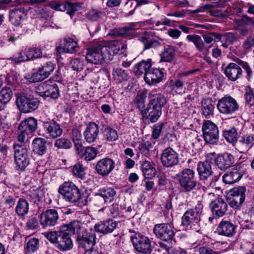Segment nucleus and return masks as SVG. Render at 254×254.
Returning a JSON list of instances; mask_svg holds the SVG:
<instances>
[{"label": "nucleus", "instance_id": "39", "mask_svg": "<svg viewBox=\"0 0 254 254\" xmlns=\"http://www.w3.org/2000/svg\"><path fill=\"white\" fill-rule=\"evenodd\" d=\"M82 152L80 153H77L80 157L86 161H89L93 160L97 154V150L96 148L93 147H86L85 148L82 147Z\"/></svg>", "mask_w": 254, "mask_h": 254}, {"label": "nucleus", "instance_id": "1", "mask_svg": "<svg viewBox=\"0 0 254 254\" xmlns=\"http://www.w3.org/2000/svg\"><path fill=\"white\" fill-rule=\"evenodd\" d=\"M149 103L145 110L142 111V118L148 123H155L162 114V109L167 101L164 95L157 89L151 90L148 94Z\"/></svg>", "mask_w": 254, "mask_h": 254}, {"label": "nucleus", "instance_id": "11", "mask_svg": "<svg viewBox=\"0 0 254 254\" xmlns=\"http://www.w3.org/2000/svg\"><path fill=\"white\" fill-rule=\"evenodd\" d=\"M217 108L221 114L232 115L239 110V105L232 97L224 96L218 100Z\"/></svg>", "mask_w": 254, "mask_h": 254}, {"label": "nucleus", "instance_id": "64", "mask_svg": "<svg viewBox=\"0 0 254 254\" xmlns=\"http://www.w3.org/2000/svg\"><path fill=\"white\" fill-rule=\"evenodd\" d=\"M103 15L102 12L92 9L86 14V17L90 20L96 21Z\"/></svg>", "mask_w": 254, "mask_h": 254}, {"label": "nucleus", "instance_id": "44", "mask_svg": "<svg viewBox=\"0 0 254 254\" xmlns=\"http://www.w3.org/2000/svg\"><path fill=\"white\" fill-rule=\"evenodd\" d=\"M12 96V92L9 87H4L0 91V110L10 100Z\"/></svg>", "mask_w": 254, "mask_h": 254}, {"label": "nucleus", "instance_id": "22", "mask_svg": "<svg viewBox=\"0 0 254 254\" xmlns=\"http://www.w3.org/2000/svg\"><path fill=\"white\" fill-rule=\"evenodd\" d=\"M164 72L162 69L151 68L148 66L144 77L145 82L150 85H154L160 82L163 78Z\"/></svg>", "mask_w": 254, "mask_h": 254}, {"label": "nucleus", "instance_id": "60", "mask_svg": "<svg viewBox=\"0 0 254 254\" xmlns=\"http://www.w3.org/2000/svg\"><path fill=\"white\" fill-rule=\"evenodd\" d=\"M141 170L144 175H149L150 174L152 175V173L154 171V168L152 166L150 162L145 161L141 164Z\"/></svg>", "mask_w": 254, "mask_h": 254}, {"label": "nucleus", "instance_id": "13", "mask_svg": "<svg viewBox=\"0 0 254 254\" xmlns=\"http://www.w3.org/2000/svg\"><path fill=\"white\" fill-rule=\"evenodd\" d=\"M172 225L169 223H160L155 225L153 233L156 237L162 241L170 242L173 240L175 232Z\"/></svg>", "mask_w": 254, "mask_h": 254}, {"label": "nucleus", "instance_id": "6", "mask_svg": "<svg viewBox=\"0 0 254 254\" xmlns=\"http://www.w3.org/2000/svg\"><path fill=\"white\" fill-rule=\"evenodd\" d=\"M203 205L202 202L198 201L195 207L190 208L187 210L182 217V225L188 227L193 225H198L200 220Z\"/></svg>", "mask_w": 254, "mask_h": 254}, {"label": "nucleus", "instance_id": "16", "mask_svg": "<svg viewBox=\"0 0 254 254\" xmlns=\"http://www.w3.org/2000/svg\"><path fill=\"white\" fill-rule=\"evenodd\" d=\"M39 219L42 227L46 228L55 226L58 223L59 216L56 209H50L41 213Z\"/></svg>", "mask_w": 254, "mask_h": 254}, {"label": "nucleus", "instance_id": "21", "mask_svg": "<svg viewBox=\"0 0 254 254\" xmlns=\"http://www.w3.org/2000/svg\"><path fill=\"white\" fill-rule=\"evenodd\" d=\"M115 162L106 157L98 161L95 166L96 172L102 177L107 176L115 168Z\"/></svg>", "mask_w": 254, "mask_h": 254}, {"label": "nucleus", "instance_id": "19", "mask_svg": "<svg viewBox=\"0 0 254 254\" xmlns=\"http://www.w3.org/2000/svg\"><path fill=\"white\" fill-rule=\"evenodd\" d=\"M41 51L38 48H29L26 52H20L17 56L12 58L7 59V61H11L12 62L20 63L25 62L28 60L41 57Z\"/></svg>", "mask_w": 254, "mask_h": 254}, {"label": "nucleus", "instance_id": "55", "mask_svg": "<svg viewBox=\"0 0 254 254\" xmlns=\"http://www.w3.org/2000/svg\"><path fill=\"white\" fill-rule=\"evenodd\" d=\"M38 219L36 215H32L28 217L26 223V228L28 230H34L39 226Z\"/></svg>", "mask_w": 254, "mask_h": 254}, {"label": "nucleus", "instance_id": "42", "mask_svg": "<svg viewBox=\"0 0 254 254\" xmlns=\"http://www.w3.org/2000/svg\"><path fill=\"white\" fill-rule=\"evenodd\" d=\"M223 136L228 142L234 145L238 140L237 130L234 127L224 130L223 131Z\"/></svg>", "mask_w": 254, "mask_h": 254}, {"label": "nucleus", "instance_id": "4", "mask_svg": "<svg viewBox=\"0 0 254 254\" xmlns=\"http://www.w3.org/2000/svg\"><path fill=\"white\" fill-rule=\"evenodd\" d=\"M197 171L200 181L204 183H207L208 187H213L218 180L219 176L214 175L211 163L207 160L200 161L197 165Z\"/></svg>", "mask_w": 254, "mask_h": 254}, {"label": "nucleus", "instance_id": "28", "mask_svg": "<svg viewBox=\"0 0 254 254\" xmlns=\"http://www.w3.org/2000/svg\"><path fill=\"white\" fill-rule=\"evenodd\" d=\"M210 207L213 214L218 217L224 216L228 209L227 203L221 198H217L211 201Z\"/></svg>", "mask_w": 254, "mask_h": 254}, {"label": "nucleus", "instance_id": "17", "mask_svg": "<svg viewBox=\"0 0 254 254\" xmlns=\"http://www.w3.org/2000/svg\"><path fill=\"white\" fill-rule=\"evenodd\" d=\"M160 160L164 167H172L178 164L179 155L173 148L168 147L162 151Z\"/></svg>", "mask_w": 254, "mask_h": 254}, {"label": "nucleus", "instance_id": "23", "mask_svg": "<svg viewBox=\"0 0 254 254\" xmlns=\"http://www.w3.org/2000/svg\"><path fill=\"white\" fill-rule=\"evenodd\" d=\"M38 90H42L39 92L40 96L44 98L51 97L53 99H57L59 96V90L57 84H51L49 81L42 83L37 88Z\"/></svg>", "mask_w": 254, "mask_h": 254}, {"label": "nucleus", "instance_id": "56", "mask_svg": "<svg viewBox=\"0 0 254 254\" xmlns=\"http://www.w3.org/2000/svg\"><path fill=\"white\" fill-rule=\"evenodd\" d=\"M27 78L31 83L39 82L46 79L45 76L43 75L39 69L31 74H28Z\"/></svg>", "mask_w": 254, "mask_h": 254}, {"label": "nucleus", "instance_id": "30", "mask_svg": "<svg viewBox=\"0 0 254 254\" xmlns=\"http://www.w3.org/2000/svg\"><path fill=\"white\" fill-rule=\"evenodd\" d=\"M99 130L98 126L94 122L89 123L83 132L85 140L89 143L96 141L99 135Z\"/></svg>", "mask_w": 254, "mask_h": 254}, {"label": "nucleus", "instance_id": "29", "mask_svg": "<svg viewBox=\"0 0 254 254\" xmlns=\"http://www.w3.org/2000/svg\"><path fill=\"white\" fill-rule=\"evenodd\" d=\"M118 225V223L112 219L101 221L95 224V231L104 235L112 233Z\"/></svg>", "mask_w": 254, "mask_h": 254}, {"label": "nucleus", "instance_id": "12", "mask_svg": "<svg viewBox=\"0 0 254 254\" xmlns=\"http://www.w3.org/2000/svg\"><path fill=\"white\" fill-rule=\"evenodd\" d=\"M96 240L95 231L92 229H85L82 233L78 234L77 238L78 247L85 251L93 250V247L96 244Z\"/></svg>", "mask_w": 254, "mask_h": 254}, {"label": "nucleus", "instance_id": "20", "mask_svg": "<svg viewBox=\"0 0 254 254\" xmlns=\"http://www.w3.org/2000/svg\"><path fill=\"white\" fill-rule=\"evenodd\" d=\"M26 11L22 6L10 9L9 11V20L16 26H21L26 19Z\"/></svg>", "mask_w": 254, "mask_h": 254}, {"label": "nucleus", "instance_id": "9", "mask_svg": "<svg viewBox=\"0 0 254 254\" xmlns=\"http://www.w3.org/2000/svg\"><path fill=\"white\" fill-rule=\"evenodd\" d=\"M16 168L23 171L30 163L29 149L18 144L14 145Z\"/></svg>", "mask_w": 254, "mask_h": 254}, {"label": "nucleus", "instance_id": "58", "mask_svg": "<svg viewBox=\"0 0 254 254\" xmlns=\"http://www.w3.org/2000/svg\"><path fill=\"white\" fill-rule=\"evenodd\" d=\"M81 5L78 2L71 3L67 1L65 3V10L67 11V13L72 16V14L77 11L80 8Z\"/></svg>", "mask_w": 254, "mask_h": 254}, {"label": "nucleus", "instance_id": "52", "mask_svg": "<svg viewBox=\"0 0 254 254\" xmlns=\"http://www.w3.org/2000/svg\"><path fill=\"white\" fill-rule=\"evenodd\" d=\"M245 98L246 104L250 107L254 106V91L250 86L245 88Z\"/></svg>", "mask_w": 254, "mask_h": 254}, {"label": "nucleus", "instance_id": "33", "mask_svg": "<svg viewBox=\"0 0 254 254\" xmlns=\"http://www.w3.org/2000/svg\"><path fill=\"white\" fill-rule=\"evenodd\" d=\"M236 226L229 221L222 220L218 225L217 231L220 235L231 237L235 233Z\"/></svg>", "mask_w": 254, "mask_h": 254}, {"label": "nucleus", "instance_id": "3", "mask_svg": "<svg viewBox=\"0 0 254 254\" xmlns=\"http://www.w3.org/2000/svg\"><path fill=\"white\" fill-rule=\"evenodd\" d=\"M46 237L61 251H67L73 247V243L69 235L62 228L59 231L47 233Z\"/></svg>", "mask_w": 254, "mask_h": 254}, {"label": "nucleus", "instance_id": "15", "mask_svg": "<svg viewBox=\"0 0 254 254\" xmlns=\"http://www.w3.org/2000/svg\"><path fill=\"white\" fill-rule=\"evenodd\" d=\"M16 103L21 112L27 113L37 109L39 101L33 97L21 95L17 98Z\"/></svg>", "mask_w": 254, "mask_h": 254}, {"label": "nucleus", "instance_id": "7", "mask_svg": "<svg viewBox=\"0 0 254 254\" xmlns=\"http://www.w3.org/2000/svg\"><path fill=\"white\" fill-rule=\"evenodd\" d=\"M179 184L185 192H189L193 190L197 184L195 178V172L193 170L186 168L182 170L178 175Z\"/></svg>", "mask_w": 254, "mask_h": 254}, {"label": "nucleus", "instance_id": "2", "mask_svg": "<svg viewBox=\"0 0 254 254\" xmlns=\"http://www.w3.org/2000/svg\"><path fill=\"white\" fill-rule=\"evenodd\" d=\"M120 49V45L118 42H113L108 47H103L101 44L88 49L86 59L91 64H102L107 63L103 52L107 51L109 55H113L117 54Z\"/></svg>", "mask_w": 254, "mask_h": 254}, {"label": "nucleus", "instance_id": "49", "mask_svg": "<svg viewBox=\"0 0 254 254\" xmlns=\"http://www.w3.org/2000/svg\"><path fill=\"white\" fill-rule=\"evenodd\" d=\"M140 41L144 44V50L151 48H157L161 46L160 43L155 39H150L144 36H141Z\"/></svg>", "mask_w": 254, "mask_h": 254}, {"label": "nucleus", "instance_id": "63", "mask_svg": "<svg viewBox=\"0 0 254 254\" xmlns=\"http://www.w3.org/2000/svg\"><path fill=\"white\" fill-rule=\"evenodd\" d=\"M198 250L199 254H220L222 252L226 251H215L207 246L200 247Z\"/></svg>", "mask_w": 254, "mask_h": 254}, {"label": "nucleus", "instance_id": "53", "mask_svg": "<svg viewBox=\"0 0 254 254\" xmlns=\"http://www.w3.org/2000/svg\"><path fill=\"white\" fill-rule=\"evenodd\" d=\"M235 22L238 26H254V18L245 15L240 19H235Z\"/></svg>", "mask_w": 254, "mask_h": 254}, {"label": "nucleus", "instance_id": "25", "mask_svg": "<svg viewBox=\"0 0 254 254\" xmlns=\"http://www.w3.org/2000/svg\"><path fill=\"white\" fill-rule=\"evenodd\" d=\"M254 144V133H247L240 136L236 149L241 153L248 151Z\"/></svg>", "mask_w": 254, "mask_h": 254}, {"label": "nucleus", "instance_id": "62", "mask_svg": "<svg viewBox=\"0 0 254 254\" xmlns=\"http://www.w3.org/2000/svg\"><path fill=\"white\" fill-rule=\"evenodd\" d=\"M49 7L51 8L58 11H65V3L60 2L57 1H53L49 3Z\"/></svg>", "mask_w": 254, "mask_h": 254}, {"label": "nucleus", "instance_id": "36", "mask_svg": "<svg viewBox=\"0 0 254 254\" xmlns=\"http://www.w3.org/2000/svg\"><path fill=\"white\" fill-rule=\"evenodd\" d=\"M242 70L238 64H228L225 69V74L231 80L235 81L242 74Z\"/></svg>", "mask_w": 254, "mask_h": 254}, {"label": "nucleus", "instance_id": "10", "mask_svg": "<svg viewBox=\"0 0 254 254\" xmlns=\"http://www.w3.org/2000/svg\"><path fill=\"white\" fill-rule=\"evenodd\" d=\"M205 142L209 144H217L219 140V130L216 125L210 120L205 121L202 127Z\"/></svg>", "mask_w": 254, "mask_h": 254}, {"label": "nucleus", "instance_id": "41", "mask_svg": "<svg viewBox=\"0 0 254 254\" xmlns=\"http://www.w3.org/2000/svg\"><path fill=\"white\" fill-rule=\"evenodd\" d=\"M28 211L29 203L28 201L25 199L19 198L15 208L16 214L20 217H22L27 214Z\"/></svg>", "mask_w": 254, "mask_h": 254}, {"label": "nucleus", "instance_id": "24", "mask_svg": "<svg viewBox=\"0 0 254 254\" xmlns=\"http://www.w3.org/2000/svg\"><path fill=\"white\" fill-rule=\"evenodd\" d=\"M235 162L233 156L229 153L224 152L219 155L214 159L215 165L220 170L225 171L230 167Z\"/></svg>", "mask_w": 254, "mask_h": 254}, {"label": "nucleus", "instance_id": "27", "mask_svg": "<svg viewBox=\"0 0 254 254\" xmlns=\"http://www.w3.org/2000/svg\"><path fill=\"white\" fill-rule=\"evenodd\" d=\"M141 26L140 23H131L128 26L124 28L118 32V35L121 37H130L131 38L146 35L147 32L142 30L141 31L133 32L138 29Z\"/></svg>", "mask_w": 254, "mask_h": 254}, {"label": "nucleus", "instance_id": "26", "mask_svg": "<svg viewBox=\"0 0 254 254\" xmlns=\"http://www.w3.org/2000/svg\"><path fill=\"white\" fill-rule=\"evenodd\" d=\"M43 127L47 136L57 138L63 133L60 125L54 120L43 121Z\"/></svg>", "mask_w": 254, "mask_h": 254}, {"label": "nucleus", "instance_id": "47", "mask_svg": "<svg viewBox=\"0 0 254 254\" xmlns=\"http://www.w3.org/2000/svg\"><path fill=\"white\" fill-rule=\"evenodd\" d=\"M106 202H111L116 194L114 189L106 187L100 189L98 190Z\"/></svg>", "mask_w": 254, "mask_h": 254}, {"label": "nucleus", "instance_id": "48", "mask_svg": "<svg viewBox=\"0 0 254 254\" xmlns=\"http://www.w3.org/2000/svg\"><path fill=\"white\" fill-rule=\"evenodd\" d=\"M187 39L193 42L199 51L203 52L205 50L204 43L199 35H189L187 36Z\"/></svg>", "mask_w": 254, "mask_h": 254}, {"label": "nucleus", "instance_id": "31", "mask_svg": "<svg viewBox=\"0 0 254 254\" xmlns=\"http://www.w3.org/2000/svg\"><path fill=\"white\" fill-rule=\"evenodd\" d=\"M79 49L77 43L72 38L64 39L60 45L57 48L59 53H74Z\"/></svg>", "mask_w": 254, "mask_h": 254}, {"label": "nucleus", "instance_id": "37", "mask_svg": "<svg viewBox=\"0 0 254 254\" xmlns=\"http://www.w3.org/2000/svg\"><path fill=\"white\" fill-rule=\"evenodd\" d=\"M202 114L208 118L214 114V105L211 98H204L201 102Z\"/></svg>", "mask_w": 254, "mask_h": 254}, {"label": "nucleus", "instance_id": "57", "mask_svg": "<svg viewBox=\"0 0 254 254\" xmlns=\"http://www.w3.org/2000/svg\"><path fill=\"white\" fill-rule=\"evenodd\" d=\"M55 146L59 148L69 149L71 147L72 144L69 139L61 138L55 141Z\"/></svg>", "mask_w": 254, "mask_h": 254}, {"label": "nucleus", "instance_id": "38", "mask_svg": "<svg viewBox=\"0 0 254 254\" xmlns=\"http://www.w3.org/2000/svg\"><path fill=\"white\" fill-rule=\"evenodd\" d=\"M147 97V91L143 90L137 93L133 100L134 107L141 111L142 115V111L145 110V102Z\"/></svg>", "mask_w": 254, "mask_h": 254}, {"label": "nucleus", "instance_id": "40", "mask_svg": "<svg viewBox=\"0 0 254 254\" xmlns=\"http://www.w3.org/2000/svg\"><path fill=\"white\" fill-rule=\"evenodd\" d=\"M175 52V50L173 46H167L160 54V62L171 63L174 58Z\"/></svg>", "mask_w": 254, "mask_h": 254}, {"label": "nucleus", "instance_id": "50", "mask_svg": "<svg viewBox=\"0 0 254 254\" xmlns=\"http://www.w3.org/2000/svg\"><path fill=\"white\" fill-rule=\"evenodd\" d=\"M29 196L32 202L35 203H38L41 202L44 196V193L41 188H38L36 190H33Z\"/></svg>", "mask_w": 254, "mask_h": 254}, {"label": "nucleus", "instance_id": "34", "mask_svg": "<svg viewBox=\"0 0 254 254\" xmlns=\"http://www.w3.org/2000/svg\"><path fill=\"white\" fill-rule=\"evenodd\" d=\"M48 143L46 139L42 138H36L32 141V149L34 154L42 156L48 150Z\"/></svg>", "mask_w": 254, "mask_h": 254}, {"label": "nucleus", "instance_id": "5", "mask_svg": "<svg viewBox=\"0 0 254 254\" xmlns=\"http://www.w3.org/2000/svg\"><path fill=\"white\" fill-rule=\"evenodd\" d=\"M129 232L131 233L130 238L134 249L141 254H150L152 248L150 239L132 230L129 229Z\"/></svg>", "mask_w": 254, "mask_h": 254}, {"label": "nucleus", "instance_id": "43", "mask_svg": "<svg viewBox=\"0 0 254 254\" xmlns=\"http://www.w3.org/2000/svg\"><path fill=\"white\" fill-rule=\"evenodd\" d=\"M72 141L77 152H82V139L81 133L77 128H73L72 130Z\"/></svg>", "mask_w": 254, "mask_h": 254}, {"label": "nucleus", "instance_id": "46", "mask_svg": "<svg viewBox=\"0 0 254 254\" xmlns=\"http://www.w3.org/2000/svg\"><path fill=\"white\" fill-rule=\"evenodd\" d=\"M113 75L114 79L119 83L127 81L129 78L128 73L125 70L119 67H114Z\"/></svg>", "mask_w": 254, "mask_h": 254}, {"label": "nucleus", "instance_id": "59", "mask_svg": "<svg viewBox=\"0 0 254 254\" xmlns=\"http://www.w3.org/2000/svg\"><path fill=\"white\" fill-rule=\"evenodd\" d=\"M138 148L143 155L147 156L149 155L150 149L152 148V145L150 142L146 141L140 143Z\"/></svg>", "mask_w": 254, "mask_h": 254}, {"label": "nucleus", "instance_id": "45", "mask_svg": "<svg viewBox=\"0 0 254 254\" xmlns=\"http://www.w3.org/2000/svg\"><path fill=\"white\" fill-rule=\"evenodd\" d=\"M102 132L104 139L107 141H114L118 138L117 131L110 127H104Z\"/></svg>", "mask_w": 254, "mask_h": 254}, {"label": "nucleus", "instance_id": "14", "mask_svg": "<svg viewBox=\"0 0 254 254\" xmlns=\"http://www.w3.org/2000/svg\"><path fill=\"white\" fill-rule=\"evenodd\" d=\"M246 189L245 187H234L229 191L230 206L234 209H239L245 200Z\"/></svg>", "mask_w": 254, "mask_h": 254}, {"label": "nucleus", "instance_id": "35", "mask_svg": "<svg viewBox=\"0 0 254 254\" xmlns=\"http://www.w3.org/2000/svg\"><path fill=\"white\" fill-rule=\"evenodd\" d=\"M37 127V120L34 118L30 117L21 122L18 127V130L30 134L35 131Z\"/></svg>", "mask_w": 254, "mask_h": 254}, {"label": "nucleus", "instance_id": "18", "mask_svg": "<svg viewBox=\"0 0 254 254\" xmlns=\"http://www.w3.org/2000/svg\"><path fill=\"white\" fill-rule=\"evenodd\" d=\"M244 172V169L241 165L233 166L223 176V181L227 184H234L242 178Z\"/></svg>", "mask_w": 254, "mask_h": 254}, {"label": "nucleus", "instance_id": "61", "mask_svg": "<svg viewBox=\"0 0 254 254\" xmlns=\"http://www.w3.org/2000/svg\"><path fill=\"white\" fill-rule=\"evenodd\" d=\"M43 75L45 76V78H47L52 72L55 67L54 64H44L41 67L39 68Z\"/></svg>", "mask_w": 254, "mask_h": 254}, {"label": "nucleus", "instance_id": "51", "mask_svg": "<svg viewBox=\"0 0 254 254\" xmlns=\"http://www.w3.org/2000/svg\"><path fill=\"white\" fill-rule=\"evenodd\" d=\"M39 246V241L38 239L32 238L30 239L26 244V254H30L37 251Z\"/></svg>", "mask_w": 254, "mask_h": 254}, {"label": "nucleus", "instance_id": "32", "mask_svg": "<svg viewBox=\"0 0 254 254\" xmlns=\"http://www.w3.org/2000/svg\"><path fill=\"white\" fill-rule=\"evenodd\" d=\"M84 224L79 220H73L67 224L62 226L61 228L69 235L78 234L82 233L86 229L83 227Z\"/></svg>", "mask_w": 254, "mask_h": 254}, {"label": "nucleus", "instance_id": "8", "mask_svg": "<svg viewBox=\"0 0 254 254\" xmlns=\"http://www.w3.org/2000/svg\"><path fill=\"white\" fill-rule=\"evenodd\" d=\"M58 192L65 200L71 203L77 201L81 197L80 190L72 182L64 183L59 187Z\"/></svg>", "mask_w": 254, "mask_h": 254}, {"label": "nucleus", "instance_id": "54", "mask_svg": "<svg viewBox=\"0 0 254 254\" xmlns=\"http://www.w3.org/2000/svg\"><path fill=\"white\" fill-rule=\"evenodd\" d=\"M73 175L81 179H83L85 176V168L82 164L78 162L76 163L72 168Z\"/></svg>", "mask_w": 254, "mask_h": 254}]
</instances>
